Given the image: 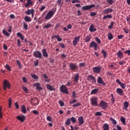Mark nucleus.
<instances>
[{
  "label": "nucleus",
  "mask_w": 130,
  "mask_h": 130,
  "mask_svg": "<svg viewBox=\"0 0 130 130\" xmlns=\"http://www.w3.org/2000/svg\"><path fill=\"white\" fill-rule=\"evenodd\" d=\"M108 38L109 40H111L113 39V36L112 35V34H111V32H109L108 34Z\"/></svg>",
  "instance_id": "2f4dec72"
},
{
  "label": "nucleus",
  "mask_w": 130,
  "mask_h": 130,
  "mask_svg": "<svg viewBox=\"0 0 130 130\" xmlns=\"http://www.w3.org/2000/svg\"><path fill=\"white\" fill-rule=\"evenodd\" d=\"M3 33L4 35L7 36V37H9V36H10V34L8 32V31H7V30H6L5 29L3 30Z\"/></svg>",
  "instance_id": "72a5a7b5"
},
{
  "label": "nucleus",
  "mask_w": 130,
  "mask_h": 130,
  "mask_svg": "<svg viewBox=\"0 0 130 130\" xmlns=\"http://www.w3.org/2000/svg\"><path fill=\"white\" fill-rule=\"evenodd\" d=\"M112 18V15L109 14V15L104 16L103 19V20H106V19H111Z\"/></svg>",
  "instance_id": "cd10ccee"
},
{
  "label": "nucleus",
  "mask_w": 130,
  "mask_h": 130,
  "mask_svg": "<svg viewBox=\"0 0 130 130\" xmlns=\"http://www.w3.org/2000/svg\"><path fill=\"white\" fill-rule=\"evenodd\" d=\"M85 65H86V63L82 62V63H80L79 64V67H80V68H82V67H85Z\"/></svg>",
  "instance_id": "0e129e2a"
},
{
  "label": "nucleus",
  "mask_w": 130,
  "mask_h": 130,
  "mask_svg": "<svg viewBox=\"0 0 130 130\" xmlns=\"http://www.w3.org/2000/svg\"><path fill=\"white\" fill-rule=\"evenodd\" d=\"M21 111L22 112H23V113H26L27 112V110H26V107L24 105L21 106Z\"/></svg>",
  "instance_id": "c756f323"
},
{
  "label": "nucleus",
  "mask_w": 130,
  "mask_h": 130,
  "mask_svg": "<svg viewBox=\"0 0 130 130\" xmlns=\"http://www.w3.org/2000/svg\"><path fill=\"white\" fill-rule=\"evenodd\" d=\"M22 81L24 82V83L28 82V80H27V78H26V77H23L22 78Z\"/></svg>",
  "instance_id": "052dcab7"
},
{
  "label": "nucleus",
  "mask_w": 130,
  "mask_h": 130,
  "mask_svg": "<svg viewBox=\"0 0 130 130\" xmlns=\"http://www.w3.org/2000/svg\"><path fill=\"white\" fill-rule=\"evenodd\" d=\"M70 68L72 71H75V70H78V66L74 63H71L70 64Z\"/></svg>",
  "instance_id": "4468645a"
},
{
  "label": "nucleus",
  "mask_w": 130,
  "mask_h": 130,
  "mask_svg": "<svg viewBox=\"0 0 130 130\" xmlns=\"http://www.w3.org/2000/svg\"><path fill=\"white\" fill-rule=\"evenodd\" d=\"M52 119V117H50L49 116H48L47 117V120L48 121H51Z\"/></svg>",
  "instance_id": "680f3d73"
},
{
  "label": "nucleus",
  "mask_w": 130,
  "mask_h": 130,
  "mask_svg": "<svg viewBox=\"0 0 130 130\" xmlns=\"http://www.w3.org/2000/svg\"><path fill=\"white\" fill-rule=\"evenodd\" d=\"M95 41H96V42H98V43H99V44H100V43H101V40H100V39H99V38L98 37H96L95 38Z\"/></svg>",
  "instance_id": "864d4df0"
},
{
  "label": "nucleus",
  "mask_w": 130,
  "mask_h": 130,
  "mask_svg": "<svg viewBox=\"0 0 130 130\" xmlns=\"http://www.w3.org/2000/svg\"><path fill=\"white\" fill-rule=\"evenodd\" d=\"M59 104H60V106L61 107H62L64 105V103H63V102L61 101H59Z\"/></svg>",
  "instance_id": "338daca9"
},
{
  "label": "nucleus",
  "mask_w": 130,
  "mask_h": 130,
  "mask_svg": "<svg viewBox=\"0 0 130 130\" xmlns=\"http://www.w3.org/2000/svg\"><path fill=\"white\" fill-rule=\"evenodd\" d=\"M11 88V84L10 82L6 80H5L4 81V90H7V89Z\"/></svg>",
  "instance_id": "7ed1b4c3"
},
{
  "label": "nucleus",
  "mask_w": 130,
  "mask_h": 130,
  "mask_svg": "<svg viewBox=\"0 0 130 130\" xmlns=\"http://www.w3.org/2000/svg\"><path fill=\"white\" fill-rule=\"evenodd\" d=\"M79 74H77L75 76V78H74V81L75 82H78L79 81Z\"/></svg>",
  "instance_id": "f704fd0d"
},
{
  "label": "nucleus",
  "mask_w": 130,
  "mask_h": 130,
  "mask_svg": "<svg viewBox=\"0 0 130 130\" xmlns=\"http://www.w3.org/2000/svg\"><path fill=\"white\" fill-rule=\"evenodd\" d=\"M33 4V1L32 0H27V3L25 5V8H28V7H31Z\"/></svg>",
  "instance_id": "6ab92c4d"
},
{
  "label": "nucleus",
  "mask_w": 130,
  "mask_h": 130,
  "mask_svg": "<svg viewBox=\"0 0 130 130\" xmlns=\"http://www.w3.org/2000/svg\"><path fill=\"white\" fill-rule=\"evenodd\" d=\"M99 106L103 109H106L107 108V103L105 101H101V102L99 104Z\"/></svg>",
  "instance_id": "0eeeda50"
},
{
  "label": "nucleus",
  "mask_w": 130,
  "mask_h": 130,
  "mask_svg": "<svg viewBox=\"0 0 130 130\" xmlns=\"http://www.w3.org/2000/svg\"><path fill=\"white\" fill-rule=\"evenodd\" d=\"M116 93L118 94V95H120L121 96L122 95V93H123V91H122V89L118 88L116 89Z\"/></svg>",
  "instance_id": "b1692460"
},
{
  "label": "nucleus",
  "mask_w": 130,
  "mask_h": 130,
  "mask_svg": "<svg viewBox=\"0 0 130 130\" xmlns=\"http://www.w3.org/2000/svg\"><path fill=\"white\" fill-rule=\"evenodd\" d=\"M34 56L35 57H37V58H41L42 54L40 51H36L34 52Z\"/></svg>",
  "instance_id": "423d86ee"
},
{
  "label": "nucleus",
  "mask_w": 130,
  "mask_h": 130,
  "mask_svg": "<svg viewBox=\"0 0 130 130\" xmlns=\"http://www.w3.org/2000/svg\"><path fill=\"white\" fill-rule=\"evenodd\" d=\"M32 112H33V114H36V115H37V114H39V112H38V111L37 110H33V111H32Z\"/></svg>",
  "instance_id": "69168bd1"
},
{
  "label": "nucleus",
  "mask_w": 130,
  "mask_h": 130,
  "mask_svg": "<svg viewBox=\"0 0 130 130\" xmlns=\"http://www.w3.org/2000/svg\"><path fill=\"white\" fill-rule=\"evenodd\" d=\"M17 46H18L19 47H21V46H22V44H21V41H20L19 39H17Z\"/></svg>",
  "instance_id": "09e8293b"
},
{
  "label": "nucleus",
  "mask_w": 130,
  "mask_h": 130,
  "mask_svg": "<svg viewBox=\"0 0 130 130\" xmlns=\"http://www.w3.org/2000/svg\"><path fill=\"white\" fill-rule=\"evenodd\" d=\"M88 81L89 82L92 81V83H96V79H95V77L93 76V75H89L87 78Z\"/></svg>",
  "instance_id": "2eb2a0df"
},
{
  "label": "nucleus",
  "mask_w": 130,
  "mask_h": 130,
  "mask_svg": "<svg viewBox=\"0 0 130 130\" xmlns=\"http://www.w3.org/2000/svg\"><path fill=\"white\" fill-rule=\"evenodd\" d=\"M22 89L24 92H25V93H29V90H28V88H27L26 86L22 87Z\"/></svg>",
  "instance_id": "49530a36"
},
{
  "label": "nucleus",
  "mask_w": 130,
  "mask_h": 130,
  "mask_svg": "<svg viewBox=\"0 0 130 130\" xmlns=\"http://www.w3.org/2000/svg\"><path fill=\"white\" fill-rule=\"evenodd\" d=\"M93 73H95V74H99L100 72H101V67L98 66L94 67L93 69Z\"/></svg>",
  "instance_id": "1a4fd4ad"
},
{
  "label": "nucleus",
  "mask_w": 130,
  "mask_h": 130,
  "mask_svg": "<svg viewBox=\"0 0 130 130\" xmlns=\"http://www.w3.org/2000/svg\"><path fill=\"white\" fill-rule=\"evenodd\" d=\"M97 82H98V84L103 85V86H105L106 85V83H105V82H104V81H103V80L100 77H98Z\"/></svg>",
  "instance_id": "dca6fc26"
},
{
  "label": "nucleus",
  "mask_w": 130,
  "mask_h": 130,
  "mask_svg": "<svg viewBox=\"0 0 130 130\" xmlns=\"http://www.w3.org/2000/svg\"><path fill=\"white\" fill-rule=\"evenodd\" d=\"M113 12V9L111 8H107L103 11V14L105 15L110 14Z\"/></svg>",
  "instance_id": "f8f14e48"
},
{
  "label": "nucleus",
  "mask_w": 130,
  "mask_h": 130,
  "mask_svg": "<svg viewBox=\"0 0 130 130\" xmlns=\"http://www.w3.org/2000/svg\"><path fill=\"white\" fill-rule=\"evenodd\" d=\"M95 115L96 116H101V115H102V113L100 112H97L95 113Z\"/></svg>",
  "instance_id": "bf43d9fd"
},
{
  "label": "nucleus",
  "mask_w": 130,
  "mask_h": 130,
  "mask_svg": "<svg viewBox=\"0 0 130 130\" xmlns=\"http://www.w3.org/2000/svg\"><path fill=\"white\" fill-rule=\"evenodd\" d=\"M116 82L120 85V87H121L122 89H125V88H126V84H125V83H122L119 79H117Z\"/></svg>",
  "instance_id": "9b49d317"
},
{
  "label": "nucleus",
  "mask_w": 130,
  "mask_h": 130,
  "mask_svg": "<svg viewBox=\"0 0 130 130\" xmlns=\"http://www.w3.org/2000/svg\"><path fill=\"white\" fill-rule=\"evenodd\" d=\"M76 102H78V100L74 99L72 101H70V104H74V103H76Z\"/></svg>",
  "instance_id": "603ef678"
},
{
  "label": "nucleus",
  "mask_w": 130,
  "mask_h": 130,
  "mask_svg": "<svg viewBox=\"0 0 130 130\" xmlns=\"http://www.w3.org/2000/svg\"><path fill=\"white\" fill-rule=\"evenodd\" d=\"M91 40V36L90 35H88L86 36V37L85 39V42H88V41H90Z\"/></svg>",
  "instance_id": "473e14b6"
},
{
  "label": "nucleus",
  "mask_w": 130,
  "mask_h": 130,
  "mask_svg": "<svg viewBox=\"0 0 130 130\" xmlns=\"http://www.w3.org/2000/svg\"><path fill=\"white\" fill-rule=\"evenodd\" d=\"M78 122H79V125H82V124H83L84 122V118H83V116H80L78 118Z\"/></svg>",
  "instance_id": "a211bd4d"
},
{
  "label": "nucleus",
  "mask_w": 130,
  "mask_h": 130,
  "mask_svg": "<svg viewBox=\"0 0 130 130\" xmlns=\"http://www.w3.org/2000/svg\"><path fill=\"white\" fill-rule=\"evenodd\" d=\"M120 120L121 122L123 123V124L124 125L126 124V123L125 122V118L122 117L120 118Z\"/></svg>",
  "instance_id": "c9c22d12"
},
{
  "label": "nucleus",
  "mask_w": 130,
  "mask_h": 130,
  "mask_svg": "<svg viewBox=\"0 0 130 130\" xmlns=\"http://www.w3.org/2000/svg\"><path fill=\"white\" fill-rule=\"evenodd\" d=\"M46 87L47 89H48V90H50V91H55V88H53V87L50 84H47Z\"/></svg>",
  "instance_id": "4be33fe9"
},
{
  "label": "nucleus",
  "mask_w": 130,
  "mask_h": 130,
  "mask_svg": "<svg viewBox=\"0 0 130 130\" xmlns=\"http://www.w3.org/2000/svg\"><path fill=\"white\" fill-rule=\"evenodd\" d=\"M50 27H51V24H50V23H48L47 24H46L45 26H43V28L44 29H47L48 28H50Z\"/></svg>",
  "instance_id": "58836bf2"
},
{
  "label": "nucleus",
  "mask_w": 130,
  "mask_h": 130,
  "mask_svg": "<svg viewBox=\"0 0 130 130\" xmlns=\"http://www.w3.org/2000/svg\"><path fill=\"white\" fill-rule=\"evenodd\" d=\"M66 125H70L71 124V118H68L65 122Z\"/></svg>",
  "instance_id": "4c0bfd02"
},
{
  "label": "nucleus",
  "mask_w": 130,
  "mask_h": 130,
  "mask_svg": "<svg viewBox=\"0 0 130 130\" xmlns=\"http://www.w3.org/2000/svg\"><path fill=\"white\" fill-rule=\"evenodd\" d=\"M32 103H34V105H37L39 102L37 99H34L32 100Z\"/></svg>",
  "instance_id": "7c9ffc66"
},
{
  "label": "nucleus",
  "mask_w": 130,
  "mask_h": 130,
  "mask_svg": "<svg viewBox=\"0 0 130 130\" xmlns=\"http://www.w3.org/2000/svg\"><path fill=\"white\" fill-rule=\"evenodd\" d=\"M90 47H94V50H97L98 48V44L95 42L92 41L90 44Z\"/></svg>",
  "instance_id": "ddd939ff"
},
{
  "label": "nucleus",
  "mask_w": 130,
  "mask_h": 130,
  "mask_svg": "<svg viewBox=\"0 0 130 130\" xmlns=\"http://www.w3.org/2000/svg\"><path fill=\"white\" fill-rule=\"evenodd\" d=\"M111 102L112 103H114V102L115 101V98H114V96H113V94H111Z\"/></svg>",
  "instance_id": "de8ad7c7"
},
{
  "label": "nucleus",
  "mask_w": 130,
  "mask_h": 130,
  "mask_svg": "<svg viewBox=\"0 0 130 130\" xmlns=\"http://www.w3.org/2000/svg\"><path fill=\"white\" fill-rule=\"evenodd\" d=\"M90 102H91V105L95 107L98 106V99L96 98H92L90 99Z\"/></svg>",
  "instance_id": "f03ea898"
},
{
  "label": "nucleus",
  "mask_w": 130,
  "mask_h": 130,
  "mask_svg": "<svg viewBox=\"0 0 130 130\" xmlns=\"http://www.w3.org/2000/svg\"><path fill=\"white\" fill-rule=\"evenodd\" d=\"M60 91L62 93H64L65 94H69V91L68 90V87L66 85H61L60 87Z\"/></svg>",
  "instance_id": "20e7f679"
},
{
  "label": "nucleus",
  "mask_w": 130,
  "mask_h": 130,
  "mask_svg": "<svg viewBox=\"0 0 130 130\" xmlns=\"http://www.w3.org/2000/svg\"><path fill=\"white\" fill-rule=\"evenodd\" d=\"M34 12H35V11L33 9L31 10L28 9L27 11H25V14H26V15H31L32 13H34Z\"/></svg>",
  "instance_id": "5701e85b"
},
{
  "label": "nucleus",
  "mask_w": 130,
  "mask_h": 130,
  "mask_svg": "<svg viewBox=\"0 0 130 130\" xmlns=\"http://www.w3.org/2000/svg\"><path fill=\"white\" fill-rule=\"evenodd\" d=\"M123 63H124V61L123 60H120L119 61V64H120V66H122Z\"/></svg>",
  "instance_id": "774afa93"
},
{
  "label": "nucleus",
  "mask_w": 130,
  "mask_h": 130,
  "mask_svg": "<svg viewBox=\"0 0 130 130\" xmlns=\"http://www.w3.org/2000/svg\"><path fill=\"white\" fill-rule=\"evenodd\" d=\"M97 92H98V89L95 88L93 89L91 91V94H96V93H97Z\"/></svg>",
  "instance_id": "a19ab883"
},
{
  "label": "nucleus",
  "mask_w": 130,
  "mask_h": 130,
  "mask_svg": "<svg viewBox=\"0 0 130 130\" xmlns=\"http://www.w3.org/2000/svg\"><path fill=\"white\" fill-rule=\"evenodd\" d=\"M16 62H17L19 68H20V69H22V65L21 64V62H20V61H19V60H17Z\"/></svg>",
  "instance_id": "8fccbe9b"
},
{
  "label": "nucleus",
  "mask_w": 130,
  "mask_h": 130,
  "mask_svg": "<svg viewBox=\"0 0 130 130\" xmlns=\"http://www.w3.org/2000/svg\"><path fill=\"white\" fill-rule=\"evenodd\" d=\"M38 64H39V61L37 59L34 61V66L35 67H37Z\"/></svg>",
  "instance_id": "3c124183"
},
{
  "label": "nucleus",
  "mask_w": 130,
  "mask_h": 130,
  "mask_svg": "<svg viewBox=\"0 0 130 130\" xmlns=\"http://www.w3.org/2000/svg\"><path fill=\"white\" fill-rule=\"evenodd\" d=\"M30 76H31V77L35 80H38V76L37 75L31 74Z\"/></svg>",
  "instance_id": "ea45409f"
},
{
  "label": "nucleus",
  "mask_w": 130,
  "mask_h": 130,
  "mask_svg": "<svg viewBox=\"0 0 130 130\" xmlns=\"http://www.w3.org/2000/svg\"><path fill=\"white\" fill-rule=\"evenodd\" d=\"M80 105H81V104H80V103H78L77 104L73 105V107H78V106H80Z\"/></svg>",
  "instance_id": "6e6d98bb"
},
{
  "label": "nucleus",
  "mask_w": 130,
  "mask_h": 130,
  "mask_svg": "<svg viewBox=\"0 0 130 130\" xmlns=\"http://www.w3.org/2000/svg\"><path fill=\"white\" fill-rule=\"evenodd\" d=\"M43 55L44 57H48V54H47V52H46V49H43L42 50Z\"/></svg>",
  "instance_id": "393cba45"
},
{
  "label": "nucleus",
  "mask_w": 130,
  "mask_h": 130,
  "mask_svg": "<svg viewBox=\"0 0 130 130\" xmlns=\"http://www.w3.org/2000/svg\"><path fill=\"white\" fill-rule=\"evenodd\" d=\"M70 120H71V121L73 122V123H75V122L77 121V119H76V118H75L74 117H72L70 118Z\"/></svg>",
  "instance_id": "79ce46f5"
},
{
  "label": "nucleus",
  "mask_w": 130,
  "mask_h": 130,
  "mask_svg": "<svg viewBox=\"0 0 130 130\" xmlns=\"http://www.w3.org/2000/svg\"><path fill=\"white\" fill-rule=\"evenodd\" d=\"M93 8H95V5L94 4L86 6H83L82 7V10H83V11H86L87 10H90Z\"/></svg>",
  "instance_id": "6e6552de"
},
{
  "label": "nucleus",
  "mask_w": 130,
  "mask_h": 130,
  "mask_svg": "<svg viewBox=\"0 0 130 130\" xmlns=\"http://www.w3.org/2000/svg\"><path fill=\"white\" fill-rule=\"evenodd\" d=\"M113 24H114V23H113V22H111V24L108 26V28L112 29V28H113Z\"/></svg>",
  "instance_id": "13d9d810"
},
{
  "label": "nucleus",
  "mask_w": 130,
  "mask_h": 130,
  "mask_svg": "<svg viewBox=\"0 0 130 130\" xmlns=\"http://www.w3.org/2000/svg\"><path fill=\"white\" fill-rule=\"evenodd\" d=\"M5 68L7 70H8V71H11V67L9 64H6L5 66Z\"/></svg>",
  "instance_id": "4d7b16f0"
},
{
  "label": "nucleus",
  "mask_w": 130,
  "mask_h": 130,
  "mask_svg": "<svg viewBox=\"0 0 130 130\" xmlns=\"http://www.w3.org/2000/svg\"><path fill=\"white\" fill-rule=\"evenodd\" d=\"M102 53L103 54L104 58H105L106 56H107V53L106 52V51H105V50H102Z\"/></svg>",
  "instance_id": "a18cd8bd"
},
{
  "label": "nucleus",
  "mask_w": 130,
  "mask_h": 130,
  "mask_svg": "<svg viewBox=\"0 0 130 130\" xmlns=\"http://www.w3.org/2000/svg\"><path fill=\"white\" fill-rule=\"evenodd\" d=\"M24 20L25 21V22H31L32 21V19H31V17L28 16H25Z\"/></svg>",
  "instance_id": "a878e982"
},
{
  "label": "nucleus",
  "mask_w": 130,
  "mask_h": 130,
  "mask_svg": "<svg viewBox=\"0 0 130 130\" xmlns=\"http://www.w3.org/2000/svg\"><path fill=\"white\" fill-rule=\"evenodd\" d=\"M55 38L57 39V41L60 42L62 41V39L61 38L59 37V36L58 35H55Z\"/></svg>",
  "instance_id": "e433bc0d"
},
{
  "label": "nucleus",
  "mask_w": 130,
  "mask_h": 130,
  "mask_svg": "<svg viewBox=\"0 0 130 130\" xmlns=\"http://www.w3.org/2000/svg\"><path fill=\"white\" fill-rule=\"evenodd\" d=\"M107 3L109 4V5H112L114 2L113 0H107Z\"/></svg>",
  "instance_id": "5fc2aeb1"
},
{
  "label": "nucleus",
  "mask_w": 130,
  "mask_h": 130,
  "mask_svg": "<svg viewBox=\"0 0 130 130\" xmlns=\"http://www.w3.org/2000/svg\"><path fill=\"white\" fill-rule=\"evenodd\" d=\"M9 108H11V106H12V101H13V100L12 99V98H10L9 99Z\"/></svg>",
  "instance_id": "37998d69"
},
{
  "label": "nucleus",
  "mask_w": 130,
  "mask_h": 130,
  "mask_svg": "<svg viewBox=\"0 0 130 130\" xmlns=\"http://www.w3.org/2000/svg\"><path fill=\"white\" fill-rule=\"evenodd\" d=\"M55 13V11L52 10L48 12L45 17V20H48L51 19L52 17H53V15Z\"/></svg>",
  "instance_id": "f257e3e1"
},
{
  "label": "nucleus",
  "mask_w": 130,
  "mask_h": 130,
  "mask_svg": "<svg viewBox=\"0 0 130 130\" xmlns=\"http://www.w3.org/2000/svg\"><path fill=\"white\" fill-rule=\"evenodd\" d=\"M117 55L119 58H122L123 55L122 54V53L121 51H119L117 54Z\"/></svg>",
  "instance_id": "c85d7f7f"
},
{
  "label": "nucleus",
  "mask_w": 130,
  "mask_h": 130,
  "mask_svg": "<svg viewBox=\"0 0 130 130\" xmlns=\"http://www.w3.org/2000/svg\"><path fill=\"white\" fill-rule=\"evenodd\" d=\"M23 27L25 30H28V24L27 23L23 22Z\"/></svg>",
  "instance_id": "c03bdc74"
},
{
  "label": "nucleus",
  "mask_w": 130,
  "mask_h": 130,
  "mask_svg": "<svg viewBox=\"0 0 130 130\" xmlns=\"http://www.w3.org/2000/svg\"><path fill=\"white\" fill-rule=\"evenodd\" d=\"M103 128L104 130H109V125L108 124L105 123L103 125Z\"/></svg>",
  "instance_id": "bb28decb"
},
{
  "label": "nucleus",
  "mask_w": 130,
  "mask_h": 130,
  "mask_svg": "<svg viewBox=\"0 0 130 130\" xmlns=\"http://www.w3.org/2000/svg\"><path fill=\"white\" fill-rule=\"evenodd\" d=\"M129 105V104L128 103V102H127V101H125L123 103V109H124V110H125L126 111V110H127V107H128Z\"/></svg>",
  "instance_id": "aec40b11"
},
{
  "label": "nucleus",
  "mask_w": 130,
  "mask_h": 130,
  "mask_svg": "<svg viewBox=\"0 0 130 130\" xmlns=\"http://www.w3.org/2000/svg\"><path fill=\"white\" fill-rule=\"evenodd\" d=\"M81 38V36L75 37L73 41V46H77V44L79 43V41H80V39Z\"/></svg>",
  "instance_id": "39448f33"
},
{
  "label": "nucleus",
  "mask_w": 130,
  "mask_h": 130,
  "mask_svg": "<svg viewBox=\"0 0 130 130\" xmlns=\"http://www.w3.org/2000/svg\"><path fill=\"white\" fill-rule=\"evenodd\" d=\"M16 118L21 122H24V120L26 119V117L24 115L18 116L16 117Z\"/></svg>",
  "instance_id": "f3484780"
},
{
  "label": "nucleus",
  "mask_w": 130,
  "mask_h": 130,
  "mask_svg": "<svg viewBox=\"0 0 130 130\" xmlns=\"http://www.w3.org/2000/svg\"><path fill=\"white\" fill-rule=\"evenodd\" d=\"M34 87H36V90H38L39 91H41V90L43 89V88L42 87L41 85L39 82L36 83L34 84Z\"/></svg>",
  "instance_id": "9d476101"
},
{
  "label": "nucleus",
  "mask_w": 130,
  "mask_h": 130,
  "mask_svg": "<svg viewBox=\"0 0 130 130\" xmlns=\"http://www.w3.org/2000/svg\"><path fill=\"white\" fill-rule=\"evenodd\" d=\"M97 29L95 28V26H94V24H91L89 27V31L90 32H95V31H96Z\"/></svg>",
  "instance_id": "412c9836"
},
{
  "label": "nucleus",
  "mask_w": 130,
  "mask_h": 130,
  "mask_svg": "<svg viewBox=\"0 0 130 130\" xmlns=\"http://www.w3.org/2000/svg\"><path fill=\"white\" fill-rule=\"evenodd\" d=\"M123 31L125 32V33H126V34H128V32L129 31L128 30V29H127V28H123Z\"/></svg>",
  "instance_id": "e2e57ef3"
}]
</instances>
